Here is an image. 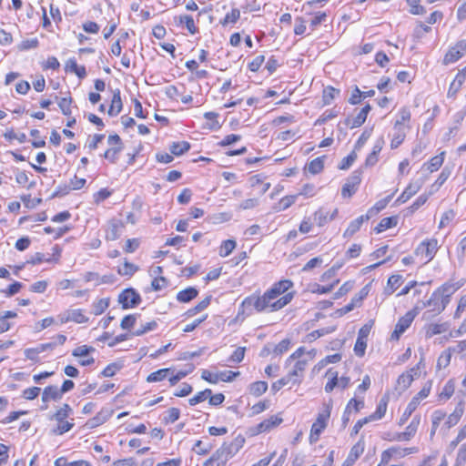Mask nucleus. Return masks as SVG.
<instances>
[{
    "mask_svg": "<svg viewBox=\"0 0 466 466\" xmlns=\"http://www.w3.org/2000/svg\"><path fill=\"white\" fill-rule=\"evenodd\" d=\"M399 119L396 120L394 128H403L402 125L410 119V112L407 107H402L399 111Z\"/></svg>",
    "mask_w": 466,
    "mask_h": 466,
    "instance_id": "nucleus-45",
    "label": "nucleus"
},
{
    "mask_svg": "<svg viewBox=\"0 0 466 466\" xmlns=\"http://www.w3.org/2000/svg\"><path fill=\"white\" fill-rule=\"evenodd\" d=\"M419 405L416 404L415 401L410 400L409 404L407 405L404 412L402 413L401 417L399 420V425L402 426L406 423V421L409 420V418L411 416V414L415 411Z\"/></svg>",
    "mask_w": 466,
    "mask_h": 466,
    "instance_id": "nucleus-44",
    "label": "nucleus"
},
{
    "mask_svg": "<svg viewBox=\"0 0 466 466\" xmlns=\"http://www.w3.org/2000/svg\"><path fill=\"white\" fill-rule=\"evenodd\" d=\"M339 94V90L332 86H327L322 93L323 105L327 106L331 104L333 99Z\"/></svg>",
    "mask_w": 466,
    "mask_h": 466,
    "instance_id": "nucleus-37",
    "label": "nucleus"
},
{
    "mask_svg": "<svg viewBox=\"0 0 466 466\" xmlns=\"http://www.w3.org/2000/svg\"><path fill=\"white\" fill-rule=\"evenodd\" d=\"M170 371H171V370L168 368L160 369L157 371L150 373L147 378V382L162 381L163 380H165L166 378L168 377V375L170 374Z\"/></svg>",
    "mask_w": 466,
    "mask_h": 466,
    "instance_id": "nucleus-33",
    "label": "nucleus"
},
{
    "mask_svg": "<svg viewBox=\"0 0 466 466\" xmlns=\"http://www.w3.org/2000/svg\"><path fill=\"white\" fill-rule=\"evenodd\" d=\"M452 352L451 348H449L441 354L437 361V367L439 369L446 368L450 364Z\"/></svg>",
    "mask_w": 466,
    "mask_h": 466,
    "instance_id": "nucleus-53",
    "label": "nucleus"
},
{
    "mask_svg": "<svg viewBox=\"0 0 466 466\" xmlns=\"http://www.w3.org/2000/svg\"><path fill=\"white\" fill-rule=\"evenodd\" d=\"M138 268L132 263L125 262L122 267L118 268V273L123 276H131L136 271H137Z\"/></svg>",
    "mask_w": 466,
    "mask_h": 466,
    "instance_id": "nucleus-61",
    "label": "nucleus"
},
{
    "mask_svg": "<svg viewBox=\"0 0 466 466\" xmlns=\"http://www.w3.org/2000/svg\"><path fill=\"white\" fill-rule=\"evenodd\" d=\"M57 104H58V106L60 108V110L62 111V113L65 115V116H70L71 113H72V110H71V104H72V97L69 96H66V97H61V98H57Z\"/></svg>",
    "mask_w": 466,
    "mask_h": 466,
    "instance_id": "nucleus-41",
    "label": "nucleus"
},
{
    "mask_svg": "<svg viewBox=\"0 0 466 466\" xmlns=\"http://www.w3.org/2000/svg\"><path fill=\"white\" fill-rule=\"evenodd\" d=\"M141 301L140 295L133 289H127L118 297V302L123 309H130L137 306Z\"/></svg>",
    "mask_w": 466,
    "mask_h": 466,
    "instance_id": "nucleus-11",
    "label": "nucleus"
},
{
    "mask_svg": "<svg viewBox=\"0 0 466 466\" xmlns=\"http://www.w3.org/2000/svg\"><path fill=\"white\" fill-rule=\"evenodd\" d=\"M59 324H66L67 322H75L78 324L86 323L88 321V318L85 315L84 310L81 309H69L61 313L56 317Z\"/></svg>",
    "mask_w": 466,
    "mask_h": 466,
    "instance_id": "nucleus-6",
    "label": "nucleus"
},
{
    "mask_svg": "<svg viewBox=\"0 0 466 466\" xmlns=\"http://www.w3.org/2000/svg\"><path fill=\"white\" fill-rule=\"evenodd\" d=\"M108 415L109 414L107 411L102 410L99 413H97L94 418L88 420V421L86 422V425L89 428L97 427L106 421Z\"/></svg>",
    "mask_w": 466,
    "mask_h": 466,
    "instance_id": "nucleus-40",
    "label": "nucleus"
},
{
    "mask_svg": "<svg viewBox=\"0 0 466 466\" xmlns=\"http://www.w3.org/2000/svg\"><path fill=\"white\" fill-rule=\"evenodd\" d=\"M466 54V40L462 39L458 41L451 46L446 53L443 63L445 65L454 63L461 58Z\"/></svg>",
    "mask_w": 466,
    "mask_h": 466,
    "instance_id": "nucleus-9",
    "label": "nucleus"
},
{
    "mask_svg": "<svg viewBox=\"0 0 466 466\" xmlns=\"http://www.w3.org/2000/svg\"><path fill=\"white\" fill-rule=\"evenodd\" d=\"M338 283H339V279H335L331 284L327 285V286H320L319 284H314L312 286L311 291L313 293H318V294H327V293H329Z\"/></svg>",
    "mask_w": 466,
    "mask_h": 466,
    "instance_id": "nucleus-54",
    "label": "nucleus"
},
{
    "mask_svg": "<svg viewBox=\"0 0 466 466\" xmlns=\"http://www.w3.org/2000/svg\"><path fill=\"white\" fill-rule=\"evenodd\" d=\"M402 277L400 275H392L389 278L385 288V294L391 295L401 284Z\"/></svg>",
    "mask_w": 466,
    "mask_h": 466,
    "instance_id": "nucleus-31",
    "label": "nucleus"
},
{
    "mask_svg": "<svg viewBox=\"0 0 466 466\" xmlns=\"http://www.w3.org/2000/svg\"><path fill=\"white\" fill-rule=\"evenodd\" d=\"M41 389L39 387H31L23 390L22 397L25 400H35L40 393Z\"/></svg>",
    "mask_w": 466,
    "mask_h": 466,
    "instance_id": "nucleus-62",
    "label": "nucleus"
},
{
    "mask_svg": "<svg viewBox=\"0 0 466 466\" xmlns=\"http://www.w3.org/2000/svg\"><path fill=\"white\" fill-rule=\"evenodd\" d=\"M421 308L415 306L411 310L408 311L403 317L400 318L393 332L391 333V339L398 340L400 337L407 330L411 325L415 317L419 314Z\"/></svg>",
    "mask_w": 466,
    "mask_h": 466,
    "instance_id": "nucleus-5",
    "label": "nucleus"
},
{
    "mask_svg": "<svg viewBox=\"0 0 466 466\" xmlns=\"http://www.w3.org/2000/svg\"><path fill=\"white\" fill-rule=\"evenodd\" d=\"M451 169H449L448 167H444L441 174L439 175L438 178L436 179L435 183L431 187H436V188L438 189L446 182V180L451 176Z\"/></svg>",
    "mask_w": 466,
    "mask_h": 466,
    "instance_id": "nucleus-63",
    "label": "nucleus"
},
{
    "mask_svg": "<svg viewBox=\"0 0 466 466\" xmlns=\"http://www.w3.org/2000/svg\"><path fill=\"white\" fill-rule=\"evenodd\" d=\"M304 354L305 349L300 347L286 360V367L293 363L291 369L286 375L290 380L291 386L299 385L302 382L304 371L309 362L314 359L316 351L315 350H311L307 352L306 357L302 358Z\"/></svg>",
    "mask_w": 466,
    "mask_h": 466,
    "instance_id": "nucleus-2",
    "label": "nucleus"
},
{
    "mask_svg": "<svg viewBox=\"0 0 466 466\" xmlns=\"http://www.w3.org/2000/svg\"><path fill=\"white\" fill-rule=\"evenodd\" d=\"M62 397L63 395L57 386L51 385L46 387L42 393L43 405L41 406V410H47L50 400H59Z\"/></svg>",
    "mask_w": 466,
    "mask_h": 466,
    "instance_id": "nucleus-14",
    "label": "nucleus"
},
{
    "mask_svg": "<svg viewBox=\"0 0 466 466\" xmlns=\"http://www.w3.org/2000/svg\"><path fill=\"white\" fill-rule=\"evenodd\" d=\"M239 18L240 11L238 8H232L226 14L225 17L220 21V24L223 26H227L229 24H236Z\"/></svg>",
    "mask_w": 466,
    "mask_h": 466,
    "instance_id": "nucleus-35",
    "label": "nucleus"
},
{
    "mask_svg": "<svg viewBox=\"0 0 466 466\" xmlns=\"http://www.w3.org/2000/svg\"><path fill=\"white\" fill-rule=\"evenodd\" d=\"M282 422V418L273 415L268 419L264 420L262 422L258 424V431L260 432L268 431L271 429L277 427Z\"/></svg>",
    "mask_w": 466,
    "mask_h": 466,
    "instance_id": "nucleus-25",
    "label": "nucleus"
},
{
    "mask_svg": "<svg viewBox=\"0 0 466 466\" xmlns=\"http://www.w3.org/2000/svg\"><path fill=\"white\" fill-rule=\"evenodd\" d=\"M109 306V299H100L96 301H95L92 305L93 308V313L95 315H101Z\"/></svg>",
    "mask_w": 466,
    "mask_h": 466,
    "instance_id": "nucleus-43",
    "label": "nucleus"
},
{
    "mask_svg": "<svg viewBox=\"0 0 466 466\" xmlns=\"http://www.w3.org/2000/svg\"><path fill=\"white\" fill-rule=\"evenodd\" d=\"M455 216L456 213L452 209L445 211L441 216L439 228H442L448 226L455 218Z\"/></svg>",
    "mask_w": 466,
    "mask_h": 466,
    "instance_id": "nucleus-58",
    "label": "nucleus"
},
{
    "mask_svg": "<svg viewBox=\"0 0 466 466\" xmlns=\"http://www.w3.org/2000/svg\"><path fill=\"white\" fill-rule=\"evenodd\" d=\"M230 459L225 452L218 448L212 456L208 459L202 466H226Z\"/></svg>",
    "mask_w": 466,
    "mask_h": 466,
    "instance_id": "nucleus-18",
    "label": "nucleus"
},
{
    "mask_svg": "<svg viewBox=\"0 0 466 466\" xmlns=\"http://www.w3.org/2000/svg\"><path fill=\"white\" fill-rule=\"evenodd\" d=\"M57 421H58L57 427L54 430V433L57 434V435H62V434L69 431L74 426V423L66 421L65 420H57Z\"/></svg>",
    "mask_w": 466,
    "mask_h": 466,
    "instance_id": "nucleus-59",
    "label": "nucleus"
},
{
    "mask_svg": "<svg viewBox=\"0 0 466 466\" xmlns=\"http://www.w3.org/2000/svg\"><path fill=\"white\" fill-rule=\"evenodd\" d=\"M179 22L185 24L187 29L190 34L195 35L198 32V27L195 25L194 19L190 15H180Z\"/></svg>",
    "mask_w": 466,
    "mask_h": 466,
    "instance_id": "nucleus-51",
    "label": "nucleus"
},
{
    "mask_svg": "<svg viewBox=\"0 0 466 466\" xmlns=\"http://www.w3.org/2000/svg\"><path fill=\"white\" fill-rule=\"evenodd\" d=\"M454 390L455 383L453 380H448L439 395L440 399L449 400L453 395Z\"/></svg>",
    "mask_w": 466,
    "mask_h": 466,
    "instance_id": "nucleus-47",
    "label": "nucleus"
},
{
    "mask_svg": "<svg viewBox=\"0 0 466 466\" xmlns=\"http://www.w3.org/2000/svg\"><path fill=\"white\" fill-rule=\"evenodd\" d=\"M293 287L289 279H282L274 283L263 295L247 297L241 303V313L250 315L253 310L257 312H275L280 310L291 302L294 294L287 292Z\"/></svg>",
    "mask_w": 466,
    "mask_h": 466,
    "instance_id": "nucleus-1",
    "label": "nucleus"
},
{
    "mask_svg": "<svg viewBox=\"0 0 466 466\" xmlns=\"http://www.w3.org/2000/svg\"><path fill=\"white\" fill-rule=\"evenodd\" d=\"M369 219H370V216H369V214H367V215H362V216L357 218L356 219L352 220L350 223L349 227L344 231V234H343L344 238L352 237L356 232H358L360 230L363 222L367 221Z\"/></svg>",
    "mask_w": 466,
    "mask_h": 466,
    "instance_id": "nucleus-20",
    "label": "nucleus"
},
{
    "mask_svg": "<svg viewBox=\"0 0 466 466\" xmlns=\"http://www.w3.org/2000/svg\"><path fill=\"white\" fill-rule=\"evenodd\" d=\"M212 394V390L210 389H206L202 391H199L194 397L188 400L189 405L195 406L199 402L204 401Z\"/></svg>",
    "mask_w": 466,
    "mask_h": 466,
    "instance_id": "nucleus-46",
    "label": "nucleus"
},
{
    "mask_svg": "<svg viewBox=\"0 0 466 466\" xmlns=\"http://www.w3.org/2000/svg\"><path fill=\"white\" fill-rule=\"evenodd\" d=\"M397 130V134L393 137L390 142L391 148H397L405 138L404 128H395Z\"/></svg>",
    "mask_w": 466,
    "mask_h": 466,
    "instance_id": "nucleus-64",
    "label": "nucleus"
},
{
    "mask_svg": "<svg viewBox=\"0 0 466 466\" xmlns=\"http://www.w3.org/2000/svg\"><path fill=\"white\" fill-rule=\"evenodd\" d=\"M157 327V323L155 320L146 322L145 324H142L139 329L133 332V336H142L147 332L156 329Z\"/></svg>",
    "mask_w": 466,
    "mask_h": 466,
    "instance_id": "nucleus-52",
    "label": "nucleus"
},
{
    "mask_svg": "<svg viewBox=\"0 0 466 466\" xmlns=\"http://www.w3.org/2000/svg\"><path fill=\"white\" fill-rule=\"evenodd\" d=\"M298 198V195H289L283 197L278 203V206L275 208L277 211H282L286 210L289 207H291L296 199Z\"/></svg>",
    "mask_w": 466,
    "mask_h": 466,
    "instance_id": "nucleus-38",
    "label": "nucleus"
},
{
    "mask_svg": "<svg viewBox=\"0 0 466 466\" xmlns=\"http://www.w3.org/2000/svg\"><path fill=\"white\" fill-rule=\"evenodd\" d=\"M387 406H388V397H383L380 400L375 412H373L371 415L368 416L369 420L370 421L380 420L386 413Z\"/></svg>",
    "mask_w": 466,
    "mask_h": 466,
    "instance_id": "nucleus-28",
    "label": "nucleus"
},
{
    "mask_svg": "<svg viewBox=\"0 0 466 466\" xmlns=\"http://www.w3.org/2000/svg\"><path fill=\"white\" fill-rule=\"evenodd\" d=\"M450 326L448 323H431L426 327L425 335L427 338H431L435 335L446 332Z\"/></svg>",
    "mask_w": 466,
    "mask_h": 466,
    "instance_id": "nucleus-24",
    "label": "nucleus"
},
{
    "mask_svg": "<svg viewBox=\"0 0 466 466\" xmlns=\"http://www.w3.org/2000/svg\"><path fill=\"white\" fill-rule=\"evenodd\" d=\"M410 6V13L412 15H423L426 13V9L419 3L420 0H406Z\"/></svg>",
    "mask_w": 466,
    "mask_h": 466,
    "instance_id": "nucleus-56",
    "label": "nucleus"
},
{
    "mask_svg": "<svg viewBox=\"0 0 466 466\" xmlns=\"http://www.w3.org/2000/svg\"><path fill=\"white\" fill-rule=\"evenodd\" d=\"M447 301H444L441 297H440L439 293L435 291L432 292L429 300L423 303V307H428L430 309L424 313V316L428 315L427 318L431 316H436L441 314L447 307Z\"/></svg>",
    "mask_w": 466,
    "mask_h": 466,
    "instance_id": "nucleus-8",
    "label": "nucleus"
},
{
    "mask_svg": "<svg viewBox=\"0 0 466 466\" xmlns=\"http://www.w3.org/2000/svg\"><path fill=\"white\" fill-rule=\"evenodd\" d=\"M419 375V369L412 368L410 370L402 373L397 380V387L400 390H407L414 380V378Z\"/></svg>",
    "mask_w": 466,
    "mask_h": 466,
    "instance_id": "nucleus-17",
    "label": "nucleus"
},
{
    "mask_svg": "<svg viewBox=\"0 0 466 466\" xmlns=\"http://www.w3.org/2000/svg\"><path fill=\"white\" fill-rule=\"evenodd\" d=\"M122 109V100L120 96V91L116 89L114 94L111 100V105L108 110V114L110 116H116L120 113Z\"/></svg>",
    "mask_w": 466,
    "mask_h": 466,
    "instance_id": "nucleus-27",
    "label": "nucleus"
},
{
    "mask_svg": "<svg viewBox=\"0 0 466 466\" xmlns=\"http://www.w3.org/2000/svg\"><path fill=\"white\" fill-rule=\"evenodd\" d=\"M211 301V296L206 297L204 299H202L200 302H198L194 308L189 309L186 311L185 315L187 317H193L198 312L203 311L206 309Z\"/></svg>",
    "mask_w": 466,
    "mask_h": 466,
    "instance_id": "nucleus-32",
    "label": "nucleus"
},
{
    "mask_svg": "<svg viewBox=\"0 0 466 466\" xmlns=\"http://www.w3.org/2000/svg\"><path fill=\"white\" fill-rule=\"evenodd\" d=\"M125 228V223L121 219L112 218L107 222L106 229V238L107 240L117 239Z\"/></svg>",
    "mask_w": 466,
    "mask_h": 466,
    "instance_id": "nucleus-12",
    "label": "nucleus"
},
{
    "mask_svg": "<svg viewBox=\"0 0 466 466\" xmlns=\"http://www.w3.org/2000/svg\"><path fill=\"white\" fill-rule=\"evenodd\" d=\"M420 422V417L416 415L410 421V423L406 427L404 435L402 437H406L407 441H410L416 434L418 427Z\"/></svg>",
    "mask_w": 466,
    "mask_h": 466,
    "instance_id": "nucleus-30",
    "label": "nucleus"
},
{
    "mask_svg": "<svg viewBox=\"0 0 466 466\" xmlns=\"http://www.w3.org/2000/svg\"><path fill=\"white\" fill-rule=\"evenodd\" d=\"M109 148L104 153V157L111 163H116L118 159V155L123 149V143L120 137L116 134L110 135L107 138Z\"/></svg>",
    "mask_w": 466,
    "mask_h": 466,
    "instance_id": "nucleus-7",
    "label": "nucleus"
},
{
    "mask_svg": "<svg viewBox=\"0 0 466 466\" xmlns=\"http://www.w3.org/2000/svg\"><path fill=\"white\" fill-rule=\"evenodd\" d=\"M390 449L393 459H400L409 454L418 452V448L416 447L402 448L400 446H393L390 447Z\"/></svg>",
    "mask_w": 466,
    "mask_h": 466,
    "instance_id": "nucleus-29",
    "label": "nucleus"
},
{
    "mask_svg": "<svg viewBox=\"0 0 466 466\" xmlns=\"http://www.w3.org/2000/svg\"><path fill=\"white\" fill-rule=\"evenodd\" d=\"M180 410L177 408H170L167 410V414L165 415L163 421L166 424L174 423L179 419Z\"/></svg>",
    "mask_w": 466,
    "mask_h": 466,
    "instance_id": "nucleus-55",
    "label": "nucleus"
},
{
    "mask_svg": "<svg viewBox=\"0 0 466 466\" xmlns=\"http://www.w3.org/2000/svg\"><path fill=\"white\" fill-rule=\"evenodd\" d=\"M329 212L319 208L314 213V221L319 226H324L329 221Z\"/></svg>",
    "mask_w": 466,
    "mask_h": 466,
    "instance_id": "nucleus-57",
    "label": "nucleus"
},
{
    "mask_svg": "<svg viewBox=\"0 0 466 466\" xmlns=\"http://www.w3.org/2000/svg\"><path fill=\"white\" fill-rule=\"evenodd\" d=\"M445 152L442 151L441 154L431 157L428 162L421 166V170H427L430 173H433L441 168L444 162Z\"/></svg>",
    "mask_w": 466,
    "mask_h": 466,
    "instance_id": "nucleus-19",
    "label": "nucleus"
},
{
    "mask_svg": "<svg viewBox=\"0 0 466 466\" xmlns=\"http://www.w3.org/2000/svg\"><path fill=\"white\" fill-rule=\"evenodd\" d=\"M268 390V383L266 381L258 380L253 382L249 386V393L255 397H259Z\"/></svg>",
    "mask_w": 466,
    "mask_h": 466,
    "instance_id": "nucleus-34",
    "label": "nucleus"
},
{
    "mask_svg": "<svg viewBox=\"0 0 466 466\" xmlns=\"http://www.w3.org/2000/svg\"><path fill=\"white\" fill-rule=\"evenodd\" d=\"M370 109V106L366 105L364 107L360 109L357 116H353L352 119L348 120L347 125H349L350 128L360 127L366 121L367 116Z\"/></svg>",
    "mask_w": 466,
    "mask_h": 466,
    "instance_id": "nucleus-21",
    "label": "nucleus"
},
{
    "mask_svg": "<svg viewBox=\"0 0 466 466\" xmlns=\"http://www.w3.org/2000/svg\"><path fill=\"white\" fill-rule=\"evenodd\" d=\"M463 81L464 76L458 75L450 86L448 90V96H455L458 91L461 89Z\"/></svg>",
    "mask_w": 466,
    "mask_h": 466,
    "instance_id": "nucleus-50",
    "label": "nucleus"
},
{
    "mask_svg": "<svg viewBox=\"0 0 466 466\" xmlns=\"http://www.w3.org/2000/svg\"><path fill=\"white\" fill-rule=\"evenodd\" d=\"M324 167V159L323 157H316L312 161H310L308 165V171L310 174L316 175L322 171Z\"/></svg>",
    "mask_w": 466,
    "mask_h": 466,
    "instance_id": "nucleus-42",
    "label": "nucleus"
},
{
    "mask_svg": "<svg viewBox=\"0 0 466 466\" xmlns=\"http://www.w3.org/2000/svg\"><path fill=\"white\" fill-rule=\"evenodd\" d=\"M397 225V218L394 217H388L382 218L380 223L376 226L375 231L380 233L388 228L395 227Z\"/></svg>",
    "mask_w": 466,
    "mask_h": 466,
    "instance_id": "nucleus-36",
    "label": "nucleus"
},
{
    "mask_svg": "<svg viewBox=\"0 0 466 466\" xmlns=\"http://www.w3.org/2000/svg\"><path fill=\"white\" fill-rule=\"evenodd\" d=\"M332 405L330 403L323 404L321 410L319 412L316 420L311 426L309 441L315 443L319 441L321 432L328 426V422L330 418Z\"/></svg>",
    "mask_w": 466,
    "mask_h": 466,
    "instance_id": "nucleus-3",
    "label": "nucleus"
},
{
    "mask_svg": "<svg viewBox=\"0 0 466 466\" xmlns=\"http://www.w3.org/2000/svg\"><path fill=\"white\" fill-rule=\"evenodd\" d=\"M431 381H427L425 385L422 387V389L417 393L416 396L412 398L411 400L415 401L417 405L420 404V402L427 398L431 392Z\"/></svg>",
    "mask_w": 466,
    "mask_h": 466,
    "instance_id": "nucleus-49",
    "label": "nucleus"
},
{
    "mask_svg": "<svg viewBox=\"0 0 466 466\" xmlns=\"http://www.w3.org/2000/svg\"><path fill=\"white\" fill-rule=\"evenodd\" d=\"M463 412H464V406H463V401L461 400L458 403L454 411L448 416L446 422H445L447 427L451 428V427L455 426L460 421L461 416L463 415Z\"/></svg>",
    "mask_w": 466,
    "mask_h": 466,
    "instance_id": "nucleus-23",
    "label": "nucleus"
},
{
    "mask_svg": "<svg viewBox=\"0 0 466 466\" xmlns=\"http://www.w3.org/2000/svg\"><path fill=\"white\" fill-rule=\"evenodd\" d=\"M425 178H420L409 183L400 196L398 198L397 202L405 203L411 197H413L423 186Z\"/></svg>",
    "mask_w": 466,
    "mask_h": 466,
    "instance_id": "nucleus-13",
    "label": "nucleus"
},
{
    "mask_svg": "<svg viewBox=\"0 0 466 466\" xmlns=\"http://www.w3.org/2000/svg\"><path fill=\"white\" fill-rule=\"evenodd\" d=\"M71 412H72L71 407L67 403H65L56 412L55 418L56 420H66L70 415Z\"/></svg>",
    "mask_w": 466,
    "mask_h": 466,
    "instance_id": "nucleus-60",
    "label": "nucleus"
},
{
    "mask_svg": "<svg viewBox=\"0 0 466 466\" xmlns=\"http://www.w3.org/2000/svg\"><path fill=\"white\" fill-rule=\"evenodd\" d=\"M198 291L197 289H195L193 287H189L183 290H180L177 294V299L179 302L187 303V302L191 301L192 299H194L198 296Z\"/></svg>",
    "mask_w": 466,
    "mask_h": 466,
    "instance_id": "nucleus-26",
    "label": "nucleus"
},
{
    "mask_svg": "<svg viewBox=\"0 0 466 466\" xmlns=\"http://www.w3.org/2000/svg\"><path fill=\"white\" fill-rule=\"evenodd\" d=\"M463 284L460 282H446L438 288L435 292L439 293L440 297L450 303L451 297L454 294Z\"/></svg>",
    "mask_w": 466,
    "mask_h": 466,
    "instance_id": "nucleus-16",
    "label": "nucleus"
},
{
    "mask_svg": "<svg viewBox=\"0 0 466 466\" xmlns=\"http://www.w3.org/2000/svg\"><path fill=\"white\" fill-rule=\"evenodd\" d=\"M236 248V241L228 239L222 242L219 248V255L221 257H228Z\"/></svg>",
    "mask_w": 466,
    "mask_h": 466,
    "instance_id": "nucleus-48",
    "label": "nucleus"
},
{
    "mask_svg": "<svg viewBox=\"0 0 466 466\" xmlns=\"http://www.w3.org/2000/svg\"><path fill=\"white\" fill-rule=\"evenodd\" d=\"M439 249L438 240L436 238H429L423 240L415 249V255L420 257L424 264L433 259Z\"/></svg>",
    "mask_w": 466,
    "mask_h": 466,
    "instance_id": "nucleus-4",
    "label": "nucleus"
},
{
    "mask_svg": "<svg viewBox=\"0 0 466 466\" xmlns=\"http://www.w3.org/2000/svg\"><path fill=\"white\" fill-rule=\"evenodd\" d=\"M244 443V437L239 435L230 442H224L219 448L231 459L240 451Z\"/></svg>",
    "mask_w": 466,
    "mask_h": 466,
    "instance_id": "nucleus-15",
    "label": "nucleus"
},
{
    "mask_svg": "<svg viewBox=\"0 0 466 466\" xmlns=\"http://www.w3.org/2000/svg\"><path fill=\"white\" fill-rule=\"evenodd\" d=\"M361 182V174L360 172L355 171L352 175L347 179L345 184L341 188V196L344 198H350L353 194L356 193L358 187Z\"/></svg>",
    "mask_w": 466,
    "mask_h": 466,
    "instance_id": "nucleus-10",
    "label": "nucleus"
},
{
    "mask_svg": "<svg viewBox=\"0 0 466 466\" xmlns=\"http://www.w3.org/2000/svg\"><path fill=\"white\" fill-rule=\"evenodd\" d=\"M364 449L365 442L363 438H360V440L351 448L349 456L346 460V462L349 464L354 463L359 459V457L363 453Z\"/></svg>",
    "mask_w": 466,
    "mask_h": 466,
    "instance_id": "nucleus-22",
    "label": "nucleus"
},
{
    "mask_svg": "<svg viewBox=\"0 0 466 466\" xmlns=\"http://www.w3.org/2000/svg\"><path fill=\"white\" fill-rule=\"evenodd\" d=\"M190 145L187 141L174 142L170 146V151L175 156H180L189 150Z\"/></svg>",
    "mask_w": 466,
    "mask_h": 466,
    "instance_id": "nucleus-39",
    "label": "nucleus"
}]
</instances>
